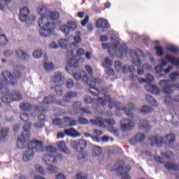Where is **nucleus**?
Returning <instances> with one entry per match:
<instances>
[{"label":"nucleus","instance_id":"nucleus-29","mask_svg":"<svg viewBox=\"0 0 179 179\" xmlns=\"http://www.w3.org/2000/svg\"><path fill=\"white\" fill-rule=\"evenodd\" d=\"M56 145L59 150H61L63 152V153H66V155H71V150L66 148V144H65V142L60 141L59 143H56Z\"/></svg>","mask_w":179,"mask_h":179},{"label":"nucleus","instance_id":"nucleus-2","mask_svg":"<svg viewBox=\"0 0 179 179\" xmlns=\"http://www.w3.org/2000/svg\"><path fill=\"white\" fill-rule=\"evenodd\" d=\"M85 69L90 78L87 76V73H86V71H82L80 73H74L73 74V78L76 80H82L83 83L89 86L90 93H91L92 96H99L100 90L96 88V85H101V79L93 78V69H92L90 66H85Z\"/></svg>","mask_w":179,"mask_h":179},{"label":"nucleus","instance_id":"nucleus-4","mask_svg":"<svg viewBox=\"0 0 179 179\" xmlns=\"http://www.w3.org/2000/svg\"><path fill=\"white\" fill-rule=\"evenodd\" d=\"M47 152H49L48 154H45L43 157V162L47 165L49 166L47 168V170L50 174H52V173H58V169L57 166H54L57 163L61 162L62 160V155L57 154L54 155L57 152V148L54 146H47L46 147Z\"/></svg>","mask_w":179,"mask_h":179},{"label":"nucleus","instance_id":"nucleus-15","mask_svg":"<svg viewBox=\"0 0 179 179\" xmlns=\"http://www.w3.org/2000/svg\"><path fill=\"white\" fill-rule=\"evenodd\" d=\"M20 20L21 22H31V25L34 24L36 17L34 15L30 16V10L27 7H23L20 10Z\"/></svg>","mask_w":179,"mask_h":179},{"label":"nucleus","instance_id":"nucleus-33","mask_svg":"<svg viewBox=\"0 0 179 179\" xmlns=\"http://www.w3.org/2000/svg\"><path fill=\"white\" fill-rule=\"evenodd\" d=\"M9 135V128H3L0 131V141H4Z\"/></svg>","mask_w":179,"mask_h":179},{"label":"nucleus","instance_id":"nucleus-23","mask_svg":"<svg viewBox=\"0 0 179 179\" xmlns=\"http://www.w3.org/2000/svg\"><path fill=\"white\" fill-rule=\"evenodd\" d=\"M95 26L97 29H111V25L107 20L99 19L96 21Z\"/></svg>","mask_w":179,"mask_h":179},{"label":"nucleus","instance_id":"nucleus-6","mask_svg":"<svg viewBox=\"0 0 179 179\" xmlns=\"http://www.w3.org/2000/svg\"><path fill=\"white\" fill-rule=\"evenodd\" d=\"M149 141L151 146H155V145H156V146H158V148H161V146H163V143L173 145L176 141V135H174V134H169L165 137L153 136L150 137Z\"/></svg>","mask_w":179,"mask_h":179},{"label":"nucleus","instance_id":"nucleus-58","mask_svg":"<svg viewBox=\"0 0 179 179\" xmlns=\"http://www.w3.org/2000/svg\"><path fill=\"white\" fill-rule=\"evenodd\" d=\"M107 71H106V74L108 76H114V75L115 74V71H114V69H111V68H106Z\"/></svg>","mask_w":179,"mask_h":179},{"label":"nucleus","instance_id":"nucleus-62","mask_svg":"<svg viewBox=\"0 0 179 179\" xmlns=\"http://www.w3.org/2000/svg\"><path fill=\"white\" fill-rule=\"evenodd\" d=\"M76 54L78 57H82V55H85V50L83 48H78L77 50Z\"/></svg>","mask_w":179,"mask_h":179},{"label":"nucleus","instance_id":"nucleus-10","mask_svg":"<svg viewBox=\"0 0 179 179\" xmlns=\"http://www.w3.org/2000/svg\"><path fill=\"white\" fill-rule=\"evenodd\" d=\"M130 56L131 57V62L133 65L137 66V68H141L142 66V58H145L143 55V52L140 49H136V50H129Z\"/></svg>","mask_w":179,"mask_h":179},{"label":"nucleus","instance_id":"nucleus-40","mask_svg":"<svg viewBox=\"0 0 179 179\" xmlns=\"http://www.w3.org/2000/svg\"><path fill=\"white\" fill-rule=\"evenodd\" d=\"M48 15L50 20H58L59 19V13L58 11H49Z\"/></svg>","mask_w":179,"mask_h":179},{"label":"nucleus","instance_id":"nucleus-63","mask_svg":"<svg viewBox=\"0 0 179 179\" xmlns=\"http://www.w3.org/2000/svg\"><path fill=\"white\" fill-rule=\"evenodd\" d=\"M53 125H62V119H55L52 121Z\"/></svg>","mask_w":179,"mask_h":179},{"label":"nucleus","instance_id":"nucleus-1","mask_svg":"<svg viewBox=\"0 0 179 179\" xmlns=\"http://www.w3.org/2000/svg\"><path fill=\"white\" fill-rule=\"evenodd\" d=\"M3 78L2 80H0V92L3 93L1 96V100L3 103H12V101H20L23 97L22 94L19 91L14 90L11 92H9L8 89V85H11L15 86L17 85V80L22 78V74L16 71L14 72V76L10 73L9 71H3L1 73Z\"/></svg>","mask_w":179,"mask_h":179},{"label":"nucleus","instance_id":"nucleus-24","mask_svg":"<svg viewBox=\"0 0 179 179\" xmlns=\"http://www.w3.org/2000/svg\"><path fill=\"white\" fill-rule=\"evenodd\" d=\"M37 12L38 13H39L40 15H41L39 20H41V19H48V17L47 16L48 15V13L50 11H48V9H47V7L44 6H39L37 8Z\"/></svg>","mask_w":179,"mask_h":179},{"label":"nucleus","instance_id":"nucleus-42","mask_svg":"<svg viewBox=\"0 0 179 179\" xmlns=\"http://www.w3.org/2000/svg\"><path fill=\"white\" fill-rule=\"evenodd\" d=\"M103 68H111L113 66V61L109 59V57H106L103 62L102 63Z\"/></svg>","mask_w":179,"mask_h":179},{"label":"nucleus","instance_id":"nucleus-21","mask_svg":"<svg viewBox=\"0 0 179 179\" xmlns=\"http://www.w3.org/2000/svg\"><path fill=\"white\" fill-rule=\"evenodd\" d=\"M113 50H117L118 48V45L115 43L112 45ZM118 51L121 55V57H124V55H127L128 54V46L125 43H122L119 45Z\"/></svg>","mask_w":179,"mask_h":179},{"label":"nucleus","instance_id":"nucleus-38","mask_svg":"<svg viewBox=\"0 0 179 179\" xmlns=\"http://www.w3.org/2000/svg\"><path fill=\"white\" fill-rule=\"evenodd\" d=\"M141 111L143 114H150L153 111V108L148 105H144L141 107Z\"/></svg>","mask_w":179,"mask_h":179},{"label":"nucleus","instance_id":"nucleus-8","mask_svg":"<svg viewBox=\"0 0 179 179\" xmlns=\"http://www.w3.org/2000/svg\"><path fill=\"white\" fill-rule=\"evenodd\" d=\"M64 80H65V78L62 76L61 72L55 73L53 78L50 80V89L52 90L55 89V92L58 96H62L64 93L62 88H61L62 85H64Z\"/></svg>","mask_w":179,"mask_h":179},{"label":"nucleus","instance_id":"nucleus-17","mask_svg":"<svg viewBox=\"0 0 179 179\" xmlns=\"http://www.w3.org/2000/svg\"><path fill=\"white\" fill-rule=\"evenodd\" d=\"M135 127L134 121L129 119H122L120 121V129L122 132H128V131H132Z\"/></svg>","mask_w":179,"mask_h":179},{"label":"nucleus","instance_id":"nucleus-49","mask_svg":"<svg viewBox=\"0 0 179 179\" xmlns=\"http://www.w3.org/2000/svg\"><path fill=\"white\" fill-rule=\"evenodd\" d=\"M167 50L172 52V54H178L179 52V48L173 45L168 47Z\"/></svg>","mask_w":179,"mask_h":179},{"label":"nucleus","instance_id":"nucleus-55","mask_svg":"<svg viewBox=\"0 0 179 179\" xmlns=\"http://www.w3.org/2000/svg\"><path fill=\"white\" fill-rule=\"evenodd\" d=\"M108 131L115 136H118V129H117V128L114 127H110L108 128Z\"/></svg>","mask_w":179,"mask_h":179},{"label":"nucleus","instance_id":"nucleus-18","mask_svg":"<svg viewBox=\"0 0 179 179\" xmlns=\"http://www.w3.org/2000/svg\"><path fill=\"white\" fill-rule=\"evenodd\" d=\"M67 57L71 60L69 65L66 66L67 72H69L68 69H73V68H78L79 66V60H75L73 58L75 57V52H73V50H67Z\"/></svg>","mask_w":179,"mask_h":179},{"label":"nucleus","instance_id":"nucleus-45","mask_svg":"<svg viewBox=\"0 0 179 179\" xmlns=\"http://www.w3.org/2000/svg\"><path fill=\"white\" fill-rule=\"evenodd\" d=\"M154 48L156 50V55L157 57H162L164 54V50L162 46H155Z\"/></svg>","mask_w":179,"mask_h":179},{"label":"nucleus","instance_id":"nucleus-52","mask_svg":"<svg viewBox=\"0 0 179 179\" xmlns=\"http://www.w3.org/2000/svg\"><path fill=\"white\" fill-rule=\"evenodd\" d=\"M78 122L80 124V125H86L89 124V120L85 117H78Z\"/></svg>","mask_w":179,"mask_h":179},{"label":"nucleus","instance_id":"nucleus-22","mask_svg":"<svg viewBox=\"0 0 179 179\" xmlns=\"http://www.w3.org/2000/svg\"><path fill=\"white\" fill-rule=\"evenodd\" d=\"M145 139H146L145 134L139 133L137 134L134 138L129 141V143H131V145H136L138 143H142Z\"/></svg>","mask_w":179,"mask_h":179},{"label":"nucleus","instance_id":"nucleus-54","mask_svg":"<svg viewBox=\"0 0 179 179\" xmlns=\"http://www.w3.org/2000/svg\"><path fill=\"white\" fill-rule=\"evenodd\" d=\"M35 170H36L38 173H40V174H45V171H44V168H43L40 165H35Z\"/></svg>","mask_w":179,"mask_h":179},{"label":"nucleus","instance_id":"nucleus-51","mask_svg":"<svg viewBox=\"0 0 179 179\" xmlns=\"http://www.w3.org/2000/svg\"><path fill=\"white\" fill-rule=\"evenodd\" d=\"M75 85V83L73 82V80L72 79H69L66 82V87L67 89H72Z\"/></svg>","mask_w":179,"mask_h":179},{"label":"nucleus","instance_id":"nucleus-60","mask_svg":"<svg viewBox=\"0 0 179 179\" xmlns=\"http://www.w3.org/2000/svg\"><path fill=\"white\" fill-rule=\"evenodd\" d=\"M89 15L85 17L84 20L81 22V26H83V27H85V26L89 23Z\"/></svg>","mask_w":179,"mask_h":179},{"label":"nucleus","instance_id":"nucleus-11","mask_svg":"<svg viewBox=\"0 0 179 179\" xmlns=\"http://www.w3.org/2000/svg\"><path fill=\"white\" fill-rule=\"evenodd\" d=\"M159 85L161 86V87H162V92L165 94H171L172 93H174L173 87H174V89H177V90H179V83L171 85L170 83V80H162L159 81Z\"/></svg>","mask_w":179,"mask_h":179},{"label":"nucleus","instance_id":"nucleus-9","mask_svg":"<svg viewBox=\"0 0 179 179\" xmlns=\"http://www.w3.org/2000/svg\"><path fill=\"white\" fill-rule=\"evenodd\" d=\"M38 26L41 27L39 30V34L42 36V37H48L51 36V33H52V29L51 27V24L48 21V18H41V20H38Z\"/></svg>","mask_w":179,"mask_h":179},{"label":"nucleus","instance_id":"nucleus-27","mask_svg":"<svg viewBox=\"0 0 179 179\" xmlns=\"http://www.w3.org/2000/svg\"><path fill=\"white\" fill-rule=\"evenodd\" d=\"M64 134H66L67 136H71V138H79V136H82V134L78 132L74 128L64 129Z\"/></svg>","mask_w":179,"mask_h":179},{"label":"nucleus","instance_id":"nucleus-28","mask_svg":"<svg viewBox=\"0 0 179 179\" xmlns=\"http://www.w3.org/2000/svg\"><path fill=\"white\" fill-rule=\"evenodd\" d=\"M20 109L24 113H29L33 110V104L27 101L22 102L20 104Z\"/></svg>","mask_w":179,"mask_h":179},{"label":"nucleus","instance_id":"nucleus-56","mask_svg":"<svg viewBox=\"0 0 179 179\" xmlns=\"http://www.w3.org/2000/svg\"><path fill=\"white\" fill-rule=\"evenodd\" d=\"M84 101L86 104H92L94 103V99H92V97L89 96H85L84 98Z\"/></svg>","mask_w":179,"mask_h":179},{"label":"nucleus","instance_id":"nucleus-41","mask_svg":"<svg viewBox=\"0 0 179 179\" xmlns=\"http://www.w3.org/2000/svg\"><path fill=\"white\" fill-rule=\"evenodd\" d=\"M103 153V150L99 146H96L92 149V156L96 157L97 156H100Z\"/></svg>","mask_w":179,"mask_h":179},{"label":"nucleus","instance_id":"nucleus-31","mask_svg":"<svg viewBox=\"0 0 179 179\" xmlns=\"http://www.w3.org/2000/svg\"><path fill=\"white\" fill-rule=\"evenodd\" d=\"M63 121H64V124L68 125V127H75L76 124H78V121L73 119V117H70L66 116L63 118Z\"/></svg>","mask_w":179,"mask_h":179},{"label":"nucleus","instance_id":"nucleus-44","mask_svg":"<svg viewBox=\"0 0 179 179\" xmlns=\"http://www.w3.org/2000/svg\"><path fill=\"white\" fill-rule=\"evenodd\" d=\"M179 78V73L178 72H172L169 74V79L172 80V82H177V80Z\"/></svg>","mask_w":179,"mask_h":179},{"label":"nucleus","instance_id":"nucleus-46","mask_svg":"<svg viewBox=\"0 0 179 179\" xmlns=\"http://www.w3.org/2000/svg\"><path fill=\"white\" fill-rule=\"evenodd\" d=\"M8 43H9V41L8 40V38H6V36L5 34H1L0 36L1 45H6Z\"/></svg>","mask_w":179,"mask_h":179},{"label":"nucleus","instance_id":"nucleus-57","mask_svg":"<svg viewBox=\"0 0 179 179\" xmlns=\"http://www.w3.org/2000/svg\"><path fill=\"white\" fill-rule=\"evenodd\" d=\"M20 118L24 122H27L29 121V115L27 113H22L20 115Z\"/></svg>","mask_w":179,"mask_h":179},{"label":"nucleus","instance_id":"nucleus-12","mask_svg":"<svg viewBox=\"0 0 179 179\" xmlns=\"http://www.w3.org/2000/svg\"><path fill=\"white\" fill-rule=\"evenodd\" d=\"M145 80L148 82V84L145 86V90L153 94H159L160 93V90L159 87L155 86L150 83L155 82V77L151 73L145 74Z\"/></svg>","mask_w":179,"mask_h":179},{"label":"nucleus","instance_id":"nucleus-32","mask_svg":"<svg viewBox=\"0 0 179 179\" xmlns=\"http://www.w3.org/2000/svg\"><path fill=\"white\" fill-rule=\"evenodd\" d=\"M30 128H31V123H26L23 126L24 131L22 134V136H26V139H29L30 138Z\"/></svg>","mask_w":179,"mask_h":179},{"label":"nucleus","instance_id":"nucleus-3","mask_svg":"<svg viewBox=\"0 0 179 179\" xmlns=\"http://www.w3.org/2000/svg\"><path fill=\"white\" fill-rule=\"evenodd\" d=\"M104 99L102 97H98L97 101L101 106H106V103H109L108 107L109 108H116L117 113H120V111H124V113L127 115V117H130V118H134V113L132 111L135 110V104L133 103H129L127 107L121 106V103L117 102V101H114L111 99V96L110 95H103Z\"/></svg>","mask_w":179,"mask_h":179},{"label":"nucleus","instance_id":"nucleus-64","mask_svg":"<svg viewBox=\"0 0 179 179\" xmlns=\"http://www.w3.org/2000/svg\"><path fill=\"white\" fill-rule=\"evenodd\" d=\"M38 120L39 122H44V121H45V115L44 114H40L38 116Z\"/></svg>","mask_w":179,"mask_h":179},{"label":"nucleus","instance_id":"nucleus-30","mask_svg":"<svg viewBox=\"0 0 179 179\" xmlns=\"http://www.w3.org/2000/svg\"><path fill=\"white\" fill-rule=\"evenodd\" d=\"M77 96H78V94L76 92L69 91L66 93V94L63 97V100L66 103H69L71 99H75V97H77Z\"/></svg>","mask_w":179,"mask_h":179},{"label":"nucleus","instance_id":"nucleus-20","mask_svg":"<svg viewBox=\"0 0 179 179\" xmlns=\"http://www.w3.org/2000/svg\"><path fill=\"white\" fill-rule=\"evenodd\" d=\"M30 141V137L26 138V136H22L21 138L17 140V146L18 149H24L26 146H28L27 150L29 149V141Z\"/></svg>","mask_w":179,"mask_h":179},{"label":"nucleus","instance_id":"nucleus-7","mask_svg":"<svg viewBox=\"0 0 179 179\" xmlns=\"http://www.w3.org/2000/svg\"><path fill=\"white\" fill-rule=\"evenodd\" d=\"M71 146L80 152L78 156V160H85L89 157L87 151H83L87 146V143L85 140L73 141H71Z\"/></svg>","mask_w":179,"mask_h":179},{"label":"nucleus","instance_id":"nucleus-50","mask_svg":"<svg viewBox=\"0 0 179 179\" xmlns=\"http://www.w3.org/2000/svg\"><path fill=\"white\" fill-rule=\"evenodd\" d=\"M115 69L116 72H120L122 70V63L120 61H116L115 62Z\"/></svg>","mask_w":179,"mask_h":179},{"label":"nucleus","instance_id":"nucleus-35","mask_svg":"<svg viewBox=\"0 0 179 179\" xmlns=\"http://www.w3.org/2000/svg\"><path fill=\"white\" fill-rule=\"evenodd\" d=\"M155 71L157 75H159V78H164V69L163 68V66H160V64L157 65L155 68Z\"/></svg>","mask_w":179,"mask_h":179},{"label":"nucleus","instance_id":"nucleus-61","mask_svg":"<svg viewBox=\"0 0 179 179\" xmlns=\"http://www.w3.org/2000/svg\"><path fill=\"white\" fill-rule=\"evenodd\" d=\"M45 124L44 122H38L34 124V128H43Z\"/></svg>","mask_w":179,"mask_h":179},{"label":"nucleus","instance_id":"nucleus-39","mask_svg":"<svg viewBox=\"0 0 179 179\" xmlns=\"http://www.w3.org/2000/svg\"><path fill=\"white\" fill-rule=\"evenodd\" d=\"M140 123L141 125H140L139 129H146L148 128H150V126L149 125V121L146 119L141 120Z\"/></svg>","mask_w":179,"mask_h":179},{"label":"nucleus","instance_id":"nucleus-43","mask_svg":"<svg viewBox=\"0 0 179 179\" xmlns=\"http://www.w3.org/2000/svg\"><path fill=\"white\" fill-rule=\"evenodd\" d=\"M59 44L61 47V48L66 49L68 48V45H69V43L68 42V40L62 38L59 41Z\"/></svg>","mask_w":179,"mask_h":179},{"label":"nucleus","instance_id":"nucleus-59","mask_svg":"<svg viewBox=\"0 0 179 179\" xmlns=\"http://www.w3.org/2000/svg\"><path fill=\"white\" fill-rule=\"evenodd\" d=\"M154 160L155 162H157V163H161L163 164L164 163V159H163L162 157H159V156H155L154 157Z\"/></svg>","mask_w":179,"mask_h":179},{"label":"nucleus","instance_id":"nucleus-48","mask_svg":"<svg viewBox=\"0 0 179 179\" xmlns=\"http://www.w3.org/2000/svg\"><path fill=\"white\" fill-rule=\"evenodd\" d=\"M43 68L45 69V71H50L54 70V64L52 63H47L45 62L43 64Z\"/></svg>","mask_w":179,"mask_h":179},{"label":"nucleus","instance_id":"nucleus-14","mask_svg":"<svg viewBox=\"0 0 179 179\" xmlns=\"http://www.w3.org/2000/svg\"><path fill=\"white\" fill-rule=\"evenodd\" d=\"M90 122H91L92 125H96V127H100L101 128H106V124H104V122H106L107 125L113 127L115 124V120L111 118L103 119L101 117H98L94 120H90Z\"/></svg>","mask_w":179,"mask_h":179},{"label":"nucleus","instance_id":"nucleus-13","mask_svg":"<svg viewBox=\"0 0 179 179\" xmlns=\"http://www.w3.org/2000/svg\"><path fill=\"white\" fill-rule=\"evenodd\" d=\"M124 160H119L115 164L114 167L122 176V179H131V176L128 174V171L131 170V167L124 166Z\"/></svg>","mask_w":179,"mask_h":179},{"label":"nucleus","instance_id":"nucleus-47","mask_svg":"<svg viewBox=\"0 0 179 179\" xmlns=\"http://www.w3.org/2000/svg\"><path fill=\"white\" fill-rule=\"evenodd\" d=\"M110 45H111V44L102 43V48L103 50H108V52L110 55V57H114V55L111 53V47H110Z\"/></svg>","mask_w":179,"mask_h":179},{"label":"nucleus","instance_id":"nucleus-36","mask_svg":"<svg viewBox=\"0 0 179 179\" xmlns=\"http://www.w3.org/2000/svg\"><path fill=\"white\" fill-rule=\"evenodd\" d=\"M145 99H146V101H148V103H150V104L153 106V107H157V106H159V104L157 103V101H156V99H155L153 96L149 94L145 95Z\"/></svg>","mask_w":179,"mask_h":179},{"label":"nucleus","instance_id":"nucleus-16","mask_svg":"<svg viewBox=\"0 0 179 179\" xmlns=\"http://www.w3.org/2000/svg\"><path fill=\"white\" fill-rule=\"evenodd\" d=\"M52 103H55V95H50L45 97L39 106L34 107V110H36L39 113H45L48 111V108L45 107V104H52Z\"/></svg>","mask_w":179,"mask_h":179},{"label":"nucleus","instance_id":"nucleus-25","mask_svg":"<svg viewBox=\"0 0 179 179\" xmlns=\"http://www.w3.org/2000/svg\"><path fill=\"white\" fill-rule=\"evenodd\" d=\"M129 79L131 80V82H134L131 83V86L132 87H134V86H136V83H146V79L145 78H139V77L134 73L129 76Z\"/></svg>","mask_w":179,"mask_h":179},{"label":"nucleus","instance_id":"nucleus-34","mask_svg":"<svg viewBox=\"0 0 179 179\" xmlns=\"http://www.w3.org/2000/svg\"><path fill=\"white\" fill-rule=\"evenodd\" d=\"M164 167L167 169V170H173L174 171H178L179 166L176 163H170L166 162L164 164Z\"/></svg>","mask_w":179,"mask_h":179},{"label":"nucleus","instance_id":"nucleus-19","mask_svg":"<svg viewBox=\"0 0 179 179\" xmlns=\"http://www.w3.org/2000/svg\"><path fill=\"white\" fill-rule=\"evenodd\" d=\"M67 24H64L60 27V30L64 33V34H69L71 30L75 31L76 29H78V25L76 24V22L73 21H69L67 22Z\"/></svg>","mask_w":179,"mask_h":179},{"label":"nucleus","instance_id":"nucleus-53","mask_svg":"<svg viewBox=\"0 0 179 179\" xmlns=\"http://www.w3.org/2000/svg\"><path fill=\"white\" fill-rule=\"evenodd\" d=\"M42 55H43V51H41V50H36L33 53V57L34 58H41Z\"/></svg>","mask_w":179,"mask_h":179},{"label":"nucleus","instance_id":"nucleus-5","mask_svg":"<svg viewBox=\"0 0 179 179\" xmlns=\"http://www.w3.org/2000/svg\"><path fill=\"white\" fill-rule=\"evenodd\" d=\"M43 143L41 141L34 140L30 141L28 144V149L23 153L22 160L24 162H30V160H33L34 157V149L36 152L41 153L44 150V148L43 147Z\"/></svg>","mask_w":179,"mask_h":179},{"label":"nucleus","instance_id":"nucleus-37","mask_svg":"<svg viewBox=\"0 0 179 179\" xmlns=\"http://www.w3.org/2000/svg\"><path fill=\"white\" fill-rule=\"evenodd\" d=\"M15 55L18 57H20L21 59H22V61H24V59H26V58H27V53L26 52L22 50V49H18L15 52Z\"/></svg>","mask_w":179,"mask_h":179},{"label":"nucleus","instance_id":"nucleus-26","mask_svg":"<svg viewBox=\"0 0 179 179\" xmlns=\"http://www.w3.org/2000/svg\"><path fill=\"white\" fill-rule=\"evenodd\" d=\"M73 108L75 111H79V110H80V111L85 113V114H92V111L85 108H82V102H75L73 105Z\"/></svg>","mask_w":179,"mask_h":179}]
</instances>
